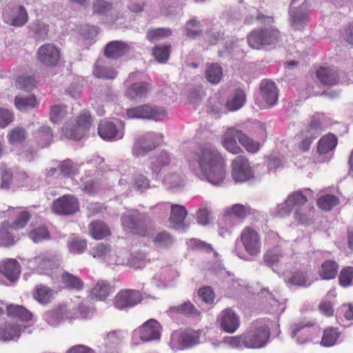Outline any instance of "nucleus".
Returning a JSON list of instances; mask_svg holds the SVG:
<instances>
[{
    "mask_svg": "<svg viewBox=\"0 0 353 353\" xmlns=\"http://www.w3.org/2000/svg\"><path fill=\"white\" fill-rule=\"evenodd\" d=\"M14 105L19 110L27 111L30 109L37 108L39 102L33 94L26 97L17 96L14 99Z\"/></svg>",
    "mask_w": 353,
    "mask_h": 353,
    "instance_id": "38",
    "label": "nucleus"
},
{
    "mask_svg": "<svg viewBox=\"0 0 353 353\" xmlns=\"http://www.w3.org/2000/svg\"><path fill=\"white\" fill-rule=\"evenodd\" d=\"M341 336L339 329L333 327H327L323 331L320 344L323 347H329L334 346Z\"/></svg>",
    "mask_w": 353,
    "mask_h": 353,
    "instance_id": "32",
    "label": "nucleus"
},
{
    "mask_svg": "<svg viewBox=\"0 0 353 353\" xmlns=\"http://www.w3.org/2000/svg\"><path fill=\"white\" fill-rule=\"evenodd\" d=\"M316 74L320 82L325 85L332 86L339 82V72L332 68L320 67Z\"/></svg>",
    "mask_w": 353,
    "mask_h": 353,
    "instance_id": "24",
    "label": "nucleus"
},
{
    "mask_svg": "<svg viewBox=\"0 0 353 353\" xmlns=\"http://www.w3.org/2000/svg\"><path fill=\"white\" fill-rule=\"evenodd\" d=\"M94 75L99 79H114L117 75V72L112 66H105L102 60L98 59L94 65Z\"/></svg>",
    "mask_w": 353,
    "mask_h": 353,
    "instance_id": "30",
    "label": "nucleus"
},
{
    "mask_svg": "<svg viewBox=\"0 0 353 353\" xmlns=\"http://www.w3.org/2000/svg\"><path fill=\"white\" fill-rule=\"evenodd\" d=\"M259 90L262 99L268 106L272 107L276 103L279 90L273 81L268 79L263 80L260 84Z\"/></svg>",
    "mask_w": 353,
    "mask_h": 353,
    "instance_id": "19",
    "label": "nucleus"
},
{
    "mask_svg": "<svg viewBox=\"0 0 353 353\" xmlns=\"http://www.w3.org/2000/svg\"><path fill=\"white\" fill-rule=\"evenodd\" d=\"M170 312L190 316H198L200 311L190 302L187 301L179 305L171 307Z\"/></svg>",
    "mask_w": 353,
    "mask_h": 353,
    "instance_id": "44",
    "label": "nucleus"
},
{
    "mask_svg": "<svg viewBox=\"0 0 353 353\" xmlns=\"http://www.w3.org/2000/svg\"><path fill=\"white\" fill-rule=\"evenodd\" d=\"M6 21L11 26L21 27L25 25L28 20V15L26 10L22 6H19L13 11L12 18L5 17Z\"/></svg>",
    "mask_w": 353,
    "mask_h": 353,
    "instance_id": "35",
    "label": "nucleus"
},
{
    "mask_svg": "<svg viewBox=\"0 0 353 353\" xmlns=\"http://www.w3.org/2000/svg\"><path fill=\"white\" fill-rule=\"evenodd\" d=\"M121 219L123 228L130 232L141 236L148 235V229L145 218L137 212L123 214Z\"/></svg>",
    "mask_w": 353,
    "mask_h": 353,
    "instance_id": "7",
    "label": "nucleus"
},
{
    "mask_svg": "<svg viewBox=\"0 0 353 353\" xmlns=\"http://www.w3.org/2000/svg\"><path fill=\"white\" fill-rule=\"evenodd\" d=\"M240 241L245 251L251 256H258L261 251L259 233L253 228L245 227L240 235Z\"/></svg>",
    "mask_w": 353,
    "mask_h": 353,
    "instance_id": "6",
    "label": "nucleus"
},
{
    "mask_svg": "<svg viewBox=\"0 0 353 353\" xmlns=\"http://www.w3.org/2000/svg\"><path fill=\"white\" fill-rule=\"evenodd\" d=\"M205 76L210 83L217 84L223 77L222 68L218 63H208Z\"/></svg>",
    "mask_w": 353,
    "mask_h": 353,
    "instance_id": "40",
    "label": "nucleus"
},
{
    "mask_svg": "<svg viewBox=\"0 0 353 353\" xmlns=\"http://www.w3.org/2000/svg\"><path fill=\"white\" fill-rule=\"evenodd\" d=\"M129 50L128 44L119 41H112L105 46L104 55L108 59H117L127 54Z\"/></svg>",
    "mask_w": 353,
    "mask_h": 353,
    "instance_id": "22",
    "label": "nucleus"
},
{
    "mask_svg": "<svg viewBox=\"0 0 353 353\" xmlns=\"http://www.w3.org/2000/svg\"><path fill=\"white\" fill-rule=\"evenodd\" d=\"M110 252L111 246L103 243L97 244L90 251V254L94 258L104 259L110 265H119L120 262L118 259H114V256H112Z\"/></svg>",
    "mask_w": 353,
    "mask_h": 353,
    "instance_id": "25",
    "label": "nucleus"
},
{
    "mask_svg": "<svg viewBox=\"0 0 353 353\" xmlns=\"http://www.w3.org/2000/svg\"><path fill=\"white\" fill-rule=\"evenodd\" d=\"M66 115V106L64 105H54L50 107V119L54 123L60 122Z\"/></svg>",
    "mask_w": 353,
    "mask_h": 353,
    "instance_id": "59",
    "label": "nucleus"
},
{
    "mask_svg": "<svg viewBox=\"0 0 353 353\" xmlns=\"http://www.w3.org/2000/svg\"><path fill=\"white\" fill-rule=\"evenodd\" d=\"M230 214L239 219H243L251 214V208L249 205L234 204L231 207Z\"/></svg>",
    "mask_w": 353,
    "mask_h": 353,
    "instance_id": "64",
    "label": "nucleus"
},
{
    "mask_svg": "<svg viewBox=\"0 0 353 353\" xmlns=\"http://www.w3.org/2000/svg\"><path fill=\"white\" fill-rule=\"evenodd\" d=\"M98 134L103 140L112 141L121 139L123 130L118 129L113 122L104 120L99 123Z\"/></svg>",
    "mask_w": 353,
    "mask_h": 353,
    "instance_id": "17",
    "label": "nucleus"
},
{
    "mask_svg": "<svg viewBox=\"0 0 353 353\" xmlns=\"http://www.w3.org/2000/svg\"><path fill=\"white\" fill-rule=\"evenodd\" d=\"M241 130L235 128L227 129L224 134L223 145L230 153L234 154H240L243 152L241 147L237 145L236 139L239 141V134Z\"/></svg>",
    "mask_w": 353,
    "mask_h": 353,
    "instance_id": "21",
    "label": "nucleus"
},
{
    "mask_svg": "<svg viewBox=\"0 0 353 353\" xmlns=\"http://www.w3.org/2000/svg\"><path fill=\"white\" fill-rule=\"evenodd\" d=\"M11 228L8 221H4L0 226V246L10 247L13 245L16 241L14 235L11 233Z\"/></svg>",
    "mask_w": 353,
    "mask_h": 353,
    "instance_id": "42",
    "label": "nucleus"
},
{
    "mask_svg": "<svg viewBox=\"0 0 353 353\" xmlns=\"http://www.w3.org/2000/svg\"><path fill=\"white\" fill-rule=\"evenodd\" d=\"M31 219V214L28 211H21L12 223H9L10 228L12 230H20L24 228Z\"/></svg>",
    "mask_w": 353,
    "mask_h": 353,
    "instance_id": "50",
    "label": "nucleus"
},
{
    "mask_svg": "<svg viewBox=\"0 0 353 353\" xmlns=\"http://www.w3.org/2000/svg\"><path fill=\"white\" fill-rule=\"evenodd\" d=\"M338 270L339 265L334 261L326 260L322 263L319 274L323 280H330L336 276Z\"/></svg>",
    "mask_w": 353,
    "mask_h": 353,
    "instance_id": "34",
    "label": "nucleus"
},
{
    "mask_svg": "<svg viewBox=\"0 0 353 353\" xmlns=\"http://www.w3.org/2000/svg\"><path fill=\"white\" fill-rule=\"evenodd\" d=\"M34 299L41 304L48 303L52 297L53 290L41 284L37 285L34 288Z\"/></svg>",
    "mask_w": 353,
    "mask_h": 353,
    "instance_id": "41",
    "label": "nucleus"
},
{
    "mask_svg": "<svg viewBox=\"0 0 353 353\" xmlns=\"http://www.w3.org/2000/svg\"><path fill=\"white\" fill-rule=\"evenodd\" d=\"M338 144L337 137L331 133L323 136L317 143V153L319 155L331 154L333 155L334 149Z\"/></svg>",
    "mask_w": 353,
    "mask_h": 353,
    "instance_id": "23",
    "label": "nucleus"
},
{
    "mask_svg": "<svg viewBox=\"0 0 353 353\" xmlns=\"http://www.w3.org/2000/svg\"><path fill=\"white\" fill-rule=\"evenodd\" d=\"M31 263L34 268L40 274L43 273L46 270L52 269L55 265L54 258L46 254H40L35 256L31 261Z\"/></svg>",
    "mask_w": 353,
    "mask_h": 353,
    "instance_id": "29",
    "label": "nucleus"
},
{
    "mask_svg": "<svg viewBox=\"0 0 353 353\" xmlns=\"http://www.w3.org/2000/svg\"><path fill=\"white\" fill-rule=\"evenodd\" d=\"M0 181L2 189H9L12 183L13 172L4 165L0 167Z\"/></svg>",
    "mask_w": 353,
    "mask_h": 353,
    "instance_id": "60",
    "label": "nucleus"
},
{
    "mask_svg": "<svg viewBox=\"0 0 353 353\" xmlns=\"http://www.w3.org/2000/svg\"><path fill=\"white\" fill-rule=\"evenodd\" d=\"M200 333L193 330H187L172 336V342L176 341L179 347L188 348L199 343Z\"/></svg>",
    "mask_w": 353,
    "mask_h": 353,
    "instance_id": "16",
    "label": "nucleus"
},
{
    "mask_svg": "<svg viewBox=\"0 0 353 353\" xmlns=\"http://www.w3.org/2000/svg\"><path fill=\"white\" fill-rule=\"evenodd\" d=\"M142 299V294L139 290H121L114 298V305L119 310L132 307L141 303Z\"/></svg>",
    "mask_w": 353,
    "mask_h": 353,
    "instance_id": "10",
    "label": "nucleus"
},
{
    "mask_svg": "<svg viewBox=\"0 0 353 353\" xmlns=\"http://www.w3.org/2000/svg\"><path fill=\"white\" fill-rule=\"evenodd\" d=\"M58 168L60 174L65 177L74 176L77 173V168L70 159L60 161Z\"/></svg>",
    "mask_w": 353,
    "mask_h": 353,
    "instance_id": "62",
    "label": "nucleus"
},
{
    "mask_svg": "<svg viewBox=\"0 0 353 353\" xmlns=\"http://www.w3.org/2000/svg\"><path fill=\"white\" fill-rule=\"evenodd\" d=\"M112 288L109 282L103 280L99 281L90 292L93 299L103 301L110 294Z\"/></svg>",
    "mask_w": 353,
    "mask_h": 353,
    "instance_id": "28",
    "label": "nucleus"
},
{
    "mask_svg": "<svg viewBox=\"0 0 353 353\" xmlns=\"http://www.w3.org/2000/svg\"><path fill=\"white\" fill-rule=\"evenodd\" d=\"M34 243H40L50 239V234L45 225H39L32 228L28 234Z\"/></svg>",
    "mask_w": 353,
    "mask_h": 353,
    "instance_id": "46",
    "label": "nucleus"
},
{
    "mask_svg": "<svg viewBox=\"0 0 353 353\" xmlns=\"http://www.w3.org/2000/svg\"><path fill=\"white\" fill-rule=\"evenodd\" d=\"M248 46L255 50H261L263 47L276 44L281 39V34L274 28H255L247 35Z\"/></svg>",
    "mask_w": 353,
    "mask_h": 353,
    "instance_id": "3",
    "label": "nucleus"
},
{
    "mask_svg": "<svg viewBox=\"0 0 353 353\" xmlns=\"http://www.w3.org/2000/svg\"><path fill=\"white\" fill-rule=\"evenodd\" d=\"M353 280V267L346 266L342 268L339 275L340 285L347 288L351 285Z\"/></svg>",
    "mask_w": 353,
    "mask_h": 353,
    "instance_id": "61",
    "label": "nucleus"
},
{
    "mask_svg": "<svg viewBox=\"0 0 353 353\" xmlns=\"http://www.w3.org/2000/svg\"><path fill=\"white\" fill-rule=\"evenodd\" d=\"M157 139H161L162 137H159L158 135H154L152 134H147L143 140H139L135 143V145L134 146V152L137 155H139V154H141V150H142V152L143 153L152 150L153 149L157 148L158 143L155 141V143L152 142L151 145H146L145 141L153 140V139H155L157 141Z\"/></svg>",
    "mask_w": 353,
    "mask_h": 353,
    "instance_id": "37",
    "label": "nucleus"
},
{
    "mask_svg": "<svg viewBox=\"0 0 353 353\" xmlns=\"http://www.w3.org/2000/svg\"><path fill=\"white\" fill-rule=\"evenodd\" d=\"M270 336V329L266 325H256L241 335L225 337L223 343L232 348H261L265 345Z\"/></svg>",
    "mask_w": 353,
    "mask_h": 353,
    "instance_id": "2",
    "label": "nucleus"
},
{
    "mask_svg": "<svg viewBox=\"0 0 353 353\" xmlns=\"http://www.w3.org/2000/svg\"><path fill=\"white\" fill-rule=\"evenodd\" d=\"M232 176L236 182H244L253 176L247 157L240 155L232 161Z\"/></svg>",
    "mask_w": 353,
    "mask_h": 353,
    "instance_id": "12",
    "label": "nucleus"
},
{
    "mask_svg": "<svg viewBox=\"0 0 353 353\" xmlns=\"http://www.w3.org/2000/svg\"><path fill=\"white\" fill-rule=\"evenodd\" d=\"M92 124V118L87 110L81 112L76 119V125L72 128H65L63 130L64 135L70 139L80 140L85 130H88Z\"/></svg>",
    "mask_w": 353,
    "mask_h": 353,
    "instance_id": "8",
    "label": "nucleus"
},
{
    "mask_svg": "<svg viewBox=\"0 0 353 353\" xmlns=\"http://www.w3.org/2000/svg\"><path fill=\"white\" fill-rule=\"evenodd\" d=\"M61 279L64 288L68 290L79 292L84 288L83 280L68 272H63Z\"/></svg>",
    "mask_w": 353,
    "mask_h": 353,
    "instance_id": "27",
    "label": "nucleus"
},
{
    "mask_svg": "<svg viewBox=\"0 0 353 353\" xmlns=\"http://www.w3.org/2000/svg\"><path fill=\"white\" fill-rule=\"evenodd\" d=\"M9 316L17 318L22 321L28 322L32 319V313L22 305H10L7 307Z\"/></svg>",
    "mask_w": 353,
    "mask_h": 353,
    "instance_id": "33",
    "label": "nucleus"
},
{
    "mask_svg": "<svg viewBox=\"0 0 353 353\" xmlns=\"http://www.w3.org/2000/svg\"><path fill=\"white\" fill-rule=\"evenodd\" d=\"M53 134L48 126H42L37 132V139L41 147L48 146L52 141Z\"/></svg>",
    "mask_w": 353,
    "mask_h": 353,
    "instance_id": "56",
    "label": "nucleus"
},
{
    "mask_svg": "<svg viewBox=\"0 0 353 353\" xmlns=\"http://www.w3.org/2000/svg\"><path fill=\"white\" fill-rule=\"evenodd\" d=\"M245 101V94L241 90L235 92L233 97L228 99L226 103L228 109L230 111H235L240 109Z\"/></svg>",
    "mask_w": 353,
    "mask_h": 353,
    "instance_id": "48",
    "label": "nucleus"
},
{
    "mask_svg": "<svg viewBox=\"0 0 353 353\" xmlns=\"http://www.w3.org/2000/svg\"><path fill=\"white\" fill-rule=\"evenodd\" d=\"M316 203L319 208L325 211H329L339 203V200L334 195L325 194L319 198Z\"/></svg>",
    "mask_w": 353,
    "mask_h": 353,
    "instance_id": "54",
    "label": "nucleus"
},
{
    "mask_svg": "<svg viewBox=\"0 0 353 353\" xmlns=\"http://www.w3.org/2000/svg\"><path fill=\"white\" fill-rule=\"evenodd\" d=\"M7 138L10 144L18 145L22 143L27 138V132L25 128L16 126L8 133Z\"/></svg>",
    "mask_w": 353,
    "mask_h": 353,
    "instance_id": "45",
    "label": "nucleus"
},
{
    "mask_svg": "<svg viewBox=\"0 0 353 353\" xmlns=\"http://www.w3.org/2000/svg\"><path fill=\"white\" fill-rule=\"evenodd\" d=\"M166 115V111L163 108L149 104L126 110V117L129 119H152L157 121L165 118Z\"/></svg>",
    "mask_w": 353,
    "mask_h": 353,
    "instance_id": "4",
    "label": "nucleus"
},
{
    "mask_svg": "<svg viewBox=\"0 0 353 353\" xmlns=\"http://www.w3.org/2000/svg\"><path fill=\"white\" fill-rule=\"evenodd\" d=\"M286 199L287 204L295 209L303 208L307 202V196L301 190L291 193Z\"/></svg>",
    "mask_w": 353,
    "mask_h": 353,
    "instance_id": "49",
    "label": "nucleus"
},
{
    "mask_svg": "<svg viewBox=\"0 0 353 353\" xmlns=\"http://www.w3.org/2000/svg\"><path fill=\"white\" fill-rule=\"evenodd\" d=\"M195 159L204 177L210 183L219 185L225 179L226 165L221 154L214 148H200L195 154Z\"/></svg>",
    "mask_w": 353,
    "mask_h": 353,
    "instance_id": "1",
    "label": "nucleus"
},
{
    "mask_svg": "<svg viewBox=\"0 0 353 353\" xmlns=\"http://www.w3.org/2000/svg\"><path fill=\"white\" fill-rule=\"evenodd\" d=\"M152 89V84L149 82H137L127 88L125 95L130 100H141L146 98Z\"/></svg>",
    "mask_w": 353,
    "mask_h": 353,
    "instance_id": "18",
    "label": "nucleus"
},
{
    "mask_svg": "<svg viewBox=\"0 0 353 353\" xmlns=\"http://www.w3.org/2000/svg\"><path fill=\"white\" fill-rule=\"evenodd\" d=\"M287 283L297 286H305L307 283L306 272L301 270H296L292 272L287 279Z\"/></svg>",
    "mask_w": 353,
    "mask_h": 353,
    "instance_id": "63",
    "label": "nucleus"
},
{
    "mask_svg": "<svg viewBox=\"0 0 353 353\" xmlns=\"http://www.w3.org/2000/svg\"><path fill=\"white\" fill-rule=\"evenodd\" d=\"M172 34L170 28H158L149 30L146 34V39L150 42L158 41Z\"/></svg>",
    "mask_w": 353,
    "mask_h": 353,
    "instance_id": "52",
    "label": "nucleus"
},
{
    "mask_svg": "<svg viewBox=\"0 0 353 353\" xmlns=\"http://www.w3.org/2000/svg\"><path fill=\"white\" fill-rule=\"evenodd\" d=\"M21 327L16 323H8L0 328V339L4 341L14 340L19 337Z\"/></svg>",
    "mask_w": 353,
    "mask_h": 353,
    "instance_id": "36",
    "label": "nucleus"
},
{
    "mask_svg": "<svg viewBox=\"0 0 353 353\" xmlns=\"http://www.w3.org/2000/svg\"><path fill=\"white\" fill-rule=\"evenodd\" d=\"M161 325L154 319H151L139 327L134 332L143 341H150L160 338Z\"/></svg>",
    "mask_w": 353,
    "mask_h": 353,
    "instance_id": "14",
    "label": "nucleus"
},
{
    "mask_svg": "<svg viewBox=\"0 0 353 353\" xmlns=\"http://www.w3.org/2000/svg\"><path fill=\"white\" fill-rule=\"evenodd\" d=\"M314 208L312 205L296 209L294 215V219L300 224L309 225L314 220Z\"/></svg>",
    "mask_w": 353,
    "mask_h": 353,
    "instance_id": "31",
    "label": "nucleus"
},
{
    "mask_svg": "<svg viewBox=\"0 0 353 353\" xmlns=\"http://www.w3.org/2000/svg\"><path fill=\"white\" fill-rule=\"evenodd\" d=\"M170 45L155 46L152 48V55L158 62L165 63L170 57Z\"/></svg>",
    "mask_w": 353,
    "mask_h": 353,
    "instance_id": "55",
    "label": "nucleus"
},
{
    "mask_svg": "<svg viewBox=\"0 0 353 353\" xmlns=\"http://www.w3.org/2000/svg\"><path fill=\"white\" fill-rule=\"evenodd\" d=\"M222 331L229 334L234 333L240 327L239 316L228 307L222 310L217 318Z\"/></svg>",
    "mask_w": 353,
    "mask_h": 353,
    "instance_id": "13",
    "label": "nucleus"
},
{
    "mask_svg": "<svg viewBox=\"0 0 353 353\" xmlns=\"http://www.w3.org/2000/svg\"><path fill=\"white\" fill-rule=\"evenodd\" d=\"M68 248L74 254L83 253L87 248V241L78 236L72 237L68 241Z\"/></svg>",
    "mask_w": 353,
    "mask_h": 353,
    "instance_id": "57",
    "label": "nucleus"
},
{
    "mask_svg": "<svg viewBox=\"0 0 353 353\" xmlns=\"http://www.w3.org/2000/svg\"><path fill=\"white\" fill-rule=\"evenodd\" d=\"M89 235L95 240H101L111 235V231L105 223L94 221L88 226Z\"/></svg>",
    "mask_w": 353,
    "mask_h": 353,
    "instance_id": "26",
    "label": "nucleus"
},
{
    "mask_svg": "<svg viewBox=\"0 0 353 353\" xmlns=\"http://www.w3.org/2000/svg\"><path fill=\"white\" fill-rule=\"evenodd\" d=\"M187 214V210L184 206L177 204H172L171 205L170 221L174 225H181L183 224Z\"/></svg>",
    "mask_w": 353,
    "mask_h": 353,
    "instance_id": "47",
    "label": "nucleus"
},
{
    "mask_svg": "<svg viewBox=\"0 0 353 353\" xmlns=\"http://www.w3.org/2000/svg\"><path fill=\"white\" fill-rule=\"evenodd\" d=\"M37 58L45 66H56L60 61V50L54 44L45 43L37 49Z\"/></svg>",
    "mask_w": 353,
    "mask_h": 353,
    "instance_id": "11",
    "label": "nucleus"
},
{
    "mask_svg": "<svg viewBox=\"0 0 353 353\" xmlns=\"http://www.w3.org/2000/svg\"><path fill=\"white\" fill-rule=\"evenodd\" d=\"M52 210L60 215L73 214L79 210V200L72 194H65L54 201Z\"/></svg>",
    "mask_w": 353,
    "mask_h": 353,
    "instance_id": "9",
    "label": "nucleus"
},
{
    "mask_svg": "<svg viewBox=\"0 0 353 353\" xmlns=\"http://www.w3.org/2000/svg\"><path fill=\"white\" fill-rule=\"evenodd\" d=\"M314 323L312 321H302L296 323L292 330V336L300 344H305L313 339L314 333L311 330Z\"/></svg>",
    "mask_w": 353,
    "mask_h": 353,
    "instance_id": "15",
    "label": "nucleus"
},
{
    "mask_svg": "<svg viewBox=\"0 0 353 353\" xmlns=\"http://www.w3.org/2000/svg\"><path fill=\"white\" fill-rule=\"evenodd\" d=\"M171 157L167 152H161L152 161L151 169L154 174H158L164 168L168 167L171 164Z\"/></svg>",
    "mask_w": 353,
    "mask_h": 353,
    "instance_id": "43",
    "label": "nucleus"
},
{
    "mask_svg": "<svg viewBox=\"0 0 353 353\" xmlns=\"http://www.w3.org/2000/svg\"><path fill=\"white\" fill-rule=\"evenodd\" d=\"M0 273L10 281L17 280L21 274V265L14 259H6L0 262Z\"/></svg>",
    "mask_w": 353,
    "mask_h": 353,
    "instance_id": "20",
    "label": "nucleus"
},
{
    "mask_svg": "<svg viewBox=\"0 0 353 353\" xmlns=\"http://www.w3.org/2000/svg\"><path fill=\"white\" fill-rule=\"evenodd\" d=\"M37 85V81L32 76L18 77L15 81L17 88L30 92Z\"/></svg>",
    "mask_w": 353,
    "mask_h": 353,
    "instance_id": "53",
    "label": "nucleus"
},
{
    "mask_svg": "<svg viewBox=\"0 0 353 353\" xmlns=\"http://www.w3.org/2000/svg\"><path fill=\"white\" fill-rule=\"evenodd\" d=\"M289 13L294 30L303 29L310 21L309 4L305 0H292Z\"/></svg>",
    "mask_w": 353,
    "mask_h": 353,
    "instance_id": "5",
    "label": "nucleus"
},
{
    "mask_svg": "<svg viewBox=\"0 0 353 353\" xmlns=\"http://www.w3.org/2000/svg\"><path fill=\"white\" fill-rule=\"evenodd\" d=\"M321 130L322 119L319 114H314L311 117L307 128L302 131L301 133L310 134H317L319 135Z\"/></svg>",
    "mask_w": 353,
    "mask_h": 353,
    "instance_id": "58",
    "label": "nucleus"
},
{
    "mask_svg": "<svg viewBox=\"0 0 353 353\" xmlns=\"http://www.w3.org/2000/svg\"><path fill=\"white\" fill-rule=\"evenodd\" d=\"M239 134L240 144L248 152L256 153L260 150L261 145L259 142L254 141L253 139L248 137L245 134H244L241 130V132L239 133Z\"/></svg>",
    "mask_w": 353,
    "mask_h": 353,
    "instance_id": "51",
    "label": "nucleus"
},
{
    "mask_svg": "<svg viewBox=\"0 0 353 353\" xmlns=\"http://www.w3.org/2000/svg\"><path fill=\"white\" fill-rule=\"evenodd\" d=\"M153 243L159 249H168L173 245L174 239L168 232L161 231L157 233L153 239Z\"/></svg>",
    "mask_w": 353,
    "mask_h": 353,
    "instance_id": "39",
    "label": "nucleus"
}]
</instances>
